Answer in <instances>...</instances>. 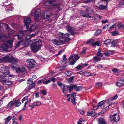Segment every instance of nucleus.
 <instances>
[{
  "mask_svg": "<svg viewBox=\"0 0 124 124\" xmlns=\"http://www.w3.org/2000/svg\"><path fill=\"white\" fill-rule=\"evenodd\" d=\"M15 104H16L15 105L16 107H18L21 104V103L20 102L18 101H15Z\"/></svg>",
  "mask_w": 124,
  "mask_h": 124,
  "instance_id": "41",
  "label": "nucleus"
},
{
  "mask_svg": "<svg viewBox=\"0 0 124 124\" xmlns=\"http://www.w3.org/2000/svg\"><path fill=\"white\" fill-rule=\"evenodd\" d=\"M95 18H98V19H100L101 18V16H100L99 15L97 14L95 15Z\"/></svg>",
  "mask_w": 124,
  "mask_h": 124,
  "instance_id": "60",
  "label": "nucleus"
},
{
  "mask_svg": "<svg viewBox=\"0 0 124 124\" xmlns=\"http://www.w3.org/2000/svg\"><path fill=\"white\" fill-rule=\"evenodd\" d=\"M24 34L22 32H20L19 34L18 35H14V36H17L18 40L21 39L22 37L23 36Z\"/></svg>",
  "mask_w": 124,
  "mask_h": 124,
  "instance_id": "26",
  "label": "nucleus"
},
{
  "mask_svg": "<svg viewBox=\"0 0 124 124\" xmlns=\"http://www.w3.org/2000/svg\"><path fill=\"white\" fill-rule=\"evenodd\" d=\"M41 104V103L40 101H37L34 102L32 105H30L29 107L31 108V109H32L35 106H39Z\"/></svg>",
  "mask_w": 124,
  "mask_h": 124,
  "instance_id": "14",
  "label": "nucleus"
},
{
  "mask_svg": "<svg viewBox=\"0 0 124 124\" xmlns=\"http://www.w3.org/2000/svg\"><path fill=\"white\" fill-rule=\"evenodd\" d=\"M75 85L74 84H71L68 86V90L69 93H70L73 88H75Z\"/></svg>",
  "mask_w": 124,
  "mask_h": 124,
  "instance_id": "19",
  "label": "nucleus"
},
{
  "mask_svg": "<svg viewBox=\"0 0 124 124\" xmlns=\"http://www.w3.org/2000/svg\"><path fill=\"white\" fill-rule=\"evenodd\" d=\"M101 32V30H98L95 32V35H98L100 34Z\"/></svg>",
  "mask_w": 124,
  "mask_h": 124,
  "instance_id": "45",
  "label": "nucleus"
},
{
  "mask_svg": "<svg viewBox=\"0 0 124 124\" xmlns=\"http://www.w3.org/2000/svg\"><path fill=\"white\" fill-rule=\"evenodd\" d=\"M73 57L71 56L69 59V63L70 65H73L76 63V60L75 59L73 58Z\"/></svg>",
  "mask_w": 124,
  "mask_h": 124,
  "instance_id": "16",
  "label": "nucleus"
},
{
  "mask_svg": "<svg viewBox=\"0 0 124 124\" xmlns=\"http://www.w3.org/2000/svg\"><path fill=\"white\" fill-rule=\"evenodd\" d=\"M74 88L75 89L76 91H79L82 89V87L81 86H77L75 85V87Z\"/></svg>",
  "mask_w": 124,
  "mask_h": 124,
  "instance_id": "38",
  "label": "nucleus"
},
{
  "mask_svg": "<svg viewBox=\"0 0 124 124\" xmlns=\"http://www.w3.org/2000/svg\"><path fill=\"white\" fill-rule=\"evenodd\" d=\"M112 71L114 73H116L118 72L119 70L116 68H114L112 70Z\"/></svg>",
  "mask_w": 124,
  "mask_h": 124,
  "instance_id": "50",
  "label": "nucleus"
},
{
  "mask_svg": "<svg viewBox=\"0 0 124 124\" xmlns=\"http://www.w3.org/2000/svg\"><path fill=\"white\" fill-rule=\"evenodd\" d=\"M85 74L87 76H93V74L91 73L90 72H85Z\"/></svg>",
  "mask_w": 124,
  "mask_h": 124,
  "instance_id": "43",
  "label": "nucleus"
},
{
  "mask_svg": "<svg viewBox=\"0 0 124 124\" xmlns=\"http://www.w3.org/2000/svg\"><path fill=\"white\" fill-rule=\"evenodd\" d=\"M93 0H87L86 1H83V2L86 3L88 2H93Z\"/></svg>",
  "mask_w": 124,
  "mask_h": 124,
  "instance_id": "61",
  "label": "nucleus"
},
{
  "mask_svg": "<svg viewBox=\"0 0 124 124\" xmlns=\"http://www.w3.org/2000/svg\"><path fill=\"white\" fill-rule=\"evenodd\" d=\"M35 34H30L27 35L26 38V39H28L32 38V37H34L35 35Z\"/></svg>",
  "mask_w": 124,
  "mask_h": 124,
  "instance_id": "32",
  "label": "nucleus"
},
{
  "mask_svg": "<svg viewBox=\"0 0 124 124\" xmlns=\"http://www.w3.org/2000/svg\"><path fill=\"white\" fill-rule=\"evenodd\" d=\"M51 81L50 80H46V81H44V82L43 84L46 85L48 83L50 82Z\"/></svg>",
  "mask_w": 124,
  "mask_h": 124,
  "instance_id": "53",
  "label": "nucleus"
},
{
  "mask_svg": "<svg viewBox=\"0 0 124 124\" xmlns=\"http://www.w3.org/2000/svg\"><path fill=\"white\" fill-rule=\"evenodd\" d=\"M86 48L85 47H84L83 49V50L81 52V54H85L86 52Z\"/></svg>",
  "mask_w": 124,
  "mask_h": 124,
  "instance_id": "49",
  "label": "nucleus"
},
{
  "mask_svg": "<svg viewBox=\"0 0 124 124\" xmlns=\"http://www.w3.org/2000/svg\"><path fill=\"white\" fill-rule=\"evenodd\" d=\"M52 43L57 45H60L61 44H65L64 42L61 39H59L58 40L56 39L53 40H52Z\"/></svg>",
  "mask_w": 124,
  "mask_h": 124,
  "instance_id": "11",
  "label": "nucleus"
},
{
  "mask_svg": "<svg viewBox=\"0 0 124 124\" xmlns=\"http://www.w3.org/2000/svg\"><path fill=\"white\" fill-rule=\"evenodd\" d=\"M23 40H22L19 42H18L16 44V46L18 47L20 45V44L23 42Z\"/></svg>",
  "mask_w": 124,
  "mask_h": 124,
  "instance_id": "56",
  "label": "nucleus"
},
{
  "mask_svg": "<svg viewBox=\"0 0 124 124\" xmlns=\"http://www.w3.org/2000/svg\"><path fill=\"white\" fill-rule=\"evenodd\" d=\"M35 83L34 82L33 83H32L29 85V88L30 89H31L33 88L35 85Z\"/></svg>",
  "mask_w": 124,
  "mask_h": 124,
  "instance_id": "36",
  "label": "nucleus"
},
{
  "mask_svg": "<svg viewBox=\"0 0 124 124\" xmlns=\"http://www.w3.org/2000/svg\"><path fill=\"white\" fill-rule=\"evenodd\" d=\"M106 6L105 5V4L103 5V4L102 5H100L98 7V8L101 10H102L106 8Z\"/></svg>",
  "mask_w": 124,
  "mask_h": 124,
  "instance_id": "24",
  "label": "nucleus"
},
{
  "mask_svg": "<svg viewBox=\"0 0 124 124\" xmlns=\"http://www.w3.org/2000/svg\"><path fill=\"white\" fill-rule=\"evenodd\" d=\"M33 83L34 82H33V79L32 78L30 79H28L27 81V84L29 85Z\"/></svg>",
  "mask_w": 124,
  "mask_h": 124,
  "instance_id": "40",
  "label": "nucleus"
},
{
  "mask_svg": "<svg viewBox=\"0 0 124 124\" xmlns=\"http://www.w3.org/2000/svg\"><path fill=\"white\" fill-rule=\"evenodd\" d=\"M8 68L6 66L2 67L0 71V77L2 78L3 77H6L8 75L10 77L13 76L12 74H10V72L9 71Z\"/></svg>",
  "mask_w": 124,
  "mask_h": 124,
  "instance_id": "3",
  "label": "nucleus"
},
{
  "mask_svg": "<svg viewBox=\"0 0 124 124\" xmlns=\"http://www.w3.org/2000/svg\"><path fill=\"white\" fill-rule=\"evenodd\" d=\"M41 16L40 13V10L39 9L36 10L35 11L34 15V20L38 21L40 19Z\"/></svg>",
  "mask_w": 124,
  "mask_h": 124,
  "instance_id": "6",
  "label": "nucleus"
},
{
  "mask_svg": "<svg viewBox=\"0 0 124 124\" xmlns=\"http://www.w3.org/2000/svg\"><path fill=\"white\" fill-rule=\"evenodd\" d=\"M32 41V44L31 46V48L33 52L35 53L40 50L42 46L41 40L39 39H35L30 41H26L24 43L25 46H28Z\"/></svg>",
  "mask_w": 124,
  "mask_h": 124,
  "instance_id": "1",
  "label": "nucleus"
},
{
  "mask_svg": "<svg viewBox=\"0 0 124 124\" xmlns=\"http://www.w3.org/2000/svg\"><path fill=\"white\" fill-rule=\"evenodd\" d=\"M113 41H111V46L113 47L115 46L116 44L117 43V41L116 40H115L113 39Z\"/></svg>",
  "mask_w": 124,
  "mask_h": 124,
  "instance_id": "28",
  "label": "nucleus"
},
{
  "mask_svg": "<svg viewBox=\"0 0 124 124\" xmlns=\"http://www.w3.org/2000/svg\"><path fill=\"white\" fill-rule=\"evenodd\" d=\"M71 101L72 102L74 105H76V103L75 102V98H73L72 99H71Z\"/></svg>",
  "mask_w": 124,
  "mask_h": 124,
  "instance_id": "51",
  "label": "nucleus"
},
{
  "mask_svg": "<svg viewBox=\"0 0 124 124\" xmlns=\"http://www.w3.org/2000/svg\"><path fill=\"white\" fill-rule=\"evenodd\" d=\"M51 14V12L49 13V14L48 13V14H47L46 15H45V17H44L45 18H48L50 17Z\"/></svg>",
  "mask_w": 124,
  "mask_h": 124,
  "instance_id": "52",
  "label": "nucleus"
},
{
  "mask_svg": "<svg viewBox=\"0 0 124 124\" xmlns=\"http://www.w3.org/2000/svg\"><path fill=\"white\" fill-rule=\"evenodd\" d=\"M102 84L101 83L98 82L96 85V88L102 86Z\"/></svg>",
  "mask_w": 124,
  "mask_h": 124,
  "instance_id": "46",
  "label": "nucleus"
},
{
  "mask_svg": "<svg viewBox=\"0 0 124 124\" xmlns=\"http://www.w3.org/2000/svg\"><path fill=\"white\" fill-rule=\"evenodd\" d=\"M122 26L121 23L120 22H119L118 25L115 27V29L116 30H118L120 29Z\"/></svg>",
  "mask_w": 124,
  "mask_h": 124,
  "instance_id": "35",
  "label": "nucleus"
},
{
  "mask_svg": "<svg viewBox=\"0 0 124 124\" xmlns=\"http://www.w3.org/2000/svg\"><path fill=\"white\" fill-rule=\"evenodd\" d=\"M67 29V31L68 32H72L74 31V29L73 28H72V27L69 26H67L66 27Z\"/></svg>",
  "mask_w": 124,
  "mask_h": 124,
  "instance_id": "25",
  "label": "nucleus"
},
{
  "mask_svg": "<svg viewBox=\"0 0 124 124\" xmlns=\"http://www.w3.org/2000/svg\"><path fill=\"white\" fill-rule=\"evenodd\" d=\"M110 117L111 120L116 122L119 121L120 118L119 115L116 113L113 115H110Z\"/></svg>",
  "mask_w": 124,
  "mask_h": 124,
  "instance_id": "10",
  "label": "nucleus"
},
{
  "mask_svg": "<svg viewBox=\"0 0 124 124\" xmlns=\"http://www.w3.org/2000/svg\"><path fill=\"white\" fill-rule=\"evenodd\" d=\"M111 52L110 50H107L104 53L105 55L107 56H109L111 53Z\"/></svg>",
  "mask_w": 124,
  "mask_h": 124,
  "instance_id": "31",
  "label": "nucleus"
},
{
  "mask_svg": "<svg viewBox=\"0 0 124 124\" xmlns=\"http://www.w3.org/2000/svg\"><path fill=\"white\" fill-rule=\"evenodd\" d=\"M106 101V100H103L101 102H99L98 103L97 106H94L92 108V109L94 110H96L98 108H100L102 109L105 108L104 105Z\"/></svg>",
  "mask_w": 124,
  "mask_h": 124,
  "instance_id": "7",
  "label": "nucleus"
},
{
  "mask_svg": "<svg viewBox=\"0 0 124 124\" xmlns=\"http://www.w3.org/2000/svg\"><path fill=\"white\" fill-rule=\"evenodd\" d=\"M102 4H103V5L105 4V5L107 6V1L106 0H102Z\"/></svg>",
  "mask_w": 124,
  "mask_h": 124,
  "instance_id": "48",
  "label": "nucleus"
},
{
  "mask_svg": "<svg viewBox=\"0 0 124 124\" xmlns=\"http://www.w3.org/2000/svg\"><path fill=\"white\" fill-rule=\"evenodd\" d=\"M7 56V62L9 63H11L13 64H15L18 62V60L12 56L10 57H9L8 55Z\"/></svg>",
  "mask_w": 124,
  "mask_h": 124,
  "instance_id": "9",
  "label": "nucleus"
},
{
  "mask_svg": "<svg viewBox=\"0 0 124 124\" xmlns=\"http://www.w3.org/2000/svg\"><path fill=\"white\" fill-rule=\"evenodd\" d=\"M101 42L96 41L95 42V43H94L93 44V46H95L96 45L100 46H101Z\"/></svg>",
  "mask_w": 124,
  "mask_h": 124,
  "instance_id": "37",
  "label": "nucleus"
},
{
  "mask_svg": "<svg viewBox=\"0 0 124 124\" xmlns=\"http://www.w3.org/2000/svg\"><path fill=\"white\" fill-rule=\"evenodd\" d=\"M108 21V20L107 19H106L105 20H103L101 21V22L103 24H105Z\"/></svg>",
  "mask_w": 124,
  "mask_h": 124,
  "instance_id": "64",
  "label": "nucleus"
},
{
  "mask_svg": "<svg viewBox=\"0 0 124 124\" xmlns=\"http://www.w3.org/2000/svg\"><path fill=\"white\" fill-rule=\"evenodd\" d=\"M76 95V93H74L73 92L71 93V96L73 98H75L74 97H75Z\"/></svg>",
  "mask_w": 124,
  "mask_h": 124,
  "instance_id": "59",
  "label": "nucleus"
},
{
  "mask_svg": "<svg viewBox=\"0 0 124 124\" xmlns=\"http://www.w3.org/2000/svg\"><path fill=\"white\" fill-rule=\"evenodd\" d=\"M94 61L95 62H96L98 61H100L101 60V58L98 57L97 56H95L94 57Z\"/></svg>",
  "mask_w": 124,
  "mask_h": 124,
  "instance_id": "34",
  "label": "nucleus"
},
{
  "mask_svg": "<svg viewBox=\"0 0 124 124\" xmlns=\"http://www.w3.org/2000/svg\"><path fill=\"white\" fill-rule=\"evenodd\" d=\"M93 113V112L92 111H90L89 112H88L87 113V115L88 116H91L92 114Z\"/></svg>",
  "mask_w": 124,
  "mask_h": 124,
  "instance_id": "57",
  "label": "nucleus"
},
{
  "mask_svg": "<svg viewBox=\"0 0 124 124\" xmlns=\"http://www.w3.org/2000/svg\"><path fill=\"white\" fill-rule=\"evenodd\" d=\"M97 56L101 58L103 55V54H102L100 50L99 49H98V51L97 53Z\"/></svg>",
  "mask_w": 124,
  "mask_h": 124,
  "instance_id": "29",
  "label": "nucleus"
},
{
  "mask_svg": "<svg viewBox=\"0 0 124 124\" xmlns=\"http://www.w3.org/2000/svg\"><path fill=\"white\" fill-rule=\"evenodd\" d=\"M114 106L113 105V104H111L109 105L108 106L105 108H104L106 109H108V108H110L112 107H114Z\"/></svg>",
  "mask_w": 124,
  "mask_h": 124,
  "instance_id": "42",
  "label": "nucleus"
},
{
  "mask_svg": "<svg viewBox=\"0 0 124 124\" xmlns=\"http://www.w3.org/2000/svg\"><path fill=\"white\" fill-rule=\"evenodd\" d=\"M62 90L63 93L66 94V93L65 92L67 91L68 90V86H67L66 85H63Z\"/></svg>",
  "mask_w": 124,
  "mask_h": 124,
  "instance_id": "21",
  "label": "nucleus"
},
{
  "mask_svg": "<svg viewBox=\"0 0 124 124\" xmlns=\"http://www.w3.org/2000/svg\"><path fill=\"white\" fill-rule=\"evenodd\" d=\"M84 67V64L81 63L79 65L77 66L75 68H76L78 70H81L82 68Z\"/></svg>",
  "mask_w": 124,
  "mask_h": 124,
  "instance_id": "22",
  "label": "nucleus"
},
{
  "mask_svg": "<svg viewBox=\"0 0 124 124\" xmlns=\"http://www.w3.org/2000/svg\"><path fill=\"white\" fill-rule=\"evenodd\" d=\"M80 13L81 16L83 17H86L90 18H91V16H89L87 10L85 12H84L83 11H81L80 12Z\"/></svg>",
  "mask_w": 124,
  "mask_h": 124,
  "instance_id": "15",
  "label": "nucleus"
},
{
  "mask_svg": "<svg viewBox=\"0 0 124 124\" xmlns=\"http://www.w3.org/2000/svg\"><path fill=\"white\" fill-rule=\"evenodd\" d=\"M94 41V40L91 39L90 40L88 41L87 42H86V44H92V45L93 43H94L93 42Z\"/></svg>",
  "mask_w": 124,
  "mask_h": 124,
  "instance_id": "44",
  "label": "nucleus"
},
{
  "mask_svg": "<svg viewBox=\"0 0 124 124\" xmlns=\"http://www.w3.org/2000/svg\"><path fill=\"white\" fill-rule=\"evenodd\" d=\"M37 29V24L36 23L33 24L29 30L30 32H31L35 31Z\"/></svg>",
  "mask_w": 124,
  "mask_h": 124,
  "instance_id": "17",
  "label": "nucleus"
},
{
  "mask_svg": "<svg viewBox=\"0 0 124 124\" xmlns=\"http://www.w3.org/2000/svg\"><path fill=\"white\" fill-rule=\"evenodd\" d=\"M25 69L24 68H18L16 69V72L17 73H23V72H24L25 71Z\"/></svg>",
  "mask_w": 124,
  "mask_h": 124,
  "instance_id": "20",
  "label": "nucleus"
},
{
  "mask_svg": "<svg viewBox=\"0 0 124 124\" xmlns=\"http://www.w3.org/2000/svg\"><path fill=\"white\" fill-rule=\"evenodd\" d=\"M15 101H11L8 105V108H11L15 104Z\"/></svg>",
  "mask_w": 124,
  "mask_h": 124,
  "instance_id": "27",
  "label": "nucleus"
},
{
  "mask_svg": "<svg viewBox=\"0 0 124 124\" xmlns=\"http://www.w3.org/2000/svg\"><path fill=\"white\" fill-rule=\"evenodd\" d=\"M118 96L116 95L112 97L111 99V100H113L116 99L118 98Z\"/></svg>",
  "mask_w": 124,
  "mask_h": 124,
  "instance_id": "54",
  "label": "nucleus"
},
{
  "mask_svg": "<svg viewBox=\"0 0 124 124\" xmlns=\"http://www.w3.org/2000/svg\"><path fill=\"white\" fill-rule=\"evenodd\" d=\"M11 117L10 116H9L5 118L4 120L5 121V124H7L11 120Z\"/></svg>",
  "mask_w": 124,
  "mask_h": 124,
  "instance_id": "23",
  "label": "nucleus"
},
{
  "mask_svg": "<svg viewBox=\"0 0 124 124\" xmlns=\"http://www.w3.org/2000/svg\"><path fill=\"white\" fill-rule=\"evenodd\" d=\"M24 23H25V26L27 28L29 27L28 24H30L31 22V20L29 17H28L26 19H25L24 20Z\"/></svg>",
  "mask_w": 124,
  "mask_h": 124,
  "instance_id": "13",
  "label": "nucleus"
},
{
  "mask_svg": "<svg viewBox=\"0 0 124 124\" xmlns=\"http://www.w3.org/2000/svg\"><path fill=\"white\" fill-rule=\"evenodd\" d=\"M65 73L66 75L67 76H69L70 75L72 74L71 72L70 71L66 72Z\"/></svg>",
  "mask_w": 124,
  "mask_h": 124,
  "instance_id": "47",
  "label": "nucleus"
},
{
  "mask_svg": "<svg viewBox=\"0 0 124 124\" xmlns=\"http://www.w3.org/2000/svg\"><path fill=\"white\" fill-rule=\"evenodd\" d=\"M57 0H50L45 2L44 4L46 6H53V8H56L58 10L60 9L59 4H56L55 2L57 1Z\"/></svg>",
  "mask_w": 124,
  "mask_h": 124,
  "instance_id": "4",
  "label": "nucleus"
},
{
  "mask_svg": "<svg viewBox=\"0 0 124 124\" xmlns=\"http://www.w3.org/2000/svg\"><path fill=\"white\" fill-rule=\"evenodd\" d=\"M59 35L60 37L59 39H61L64 42L65 44L66 42L70 40V39L68 38V37L70 36V34L68 33L64 34L60 32L59 33Z\"/></svg>",
  "mask_w": 124,
  "mask_h": 124,
  "instance_id": "5",
  "label": "nucleus"
},
{
  "mask_svg": "<svg viewBox=\"0 0 124 124\" xmlns=\"http://www.w3.org/2000/svg\"><path fill=\"white\" fill-rule=\"evenodd\" d=\"M122 85V84L118 82L116 83V85L118 87H120Z\"/></svg>",
  "mask_w": 124,
  "mask_h": 124,
  "instance_id": "62",
  "label": "nucleus"
},
{
  "mask_svg": "<svg viewBox=\"0 0 124 124\" xmlns=\"http://www.w3.org/2000/svg\"><path fill=\"white\" fill-rule=\"evenodd\" d=\"M44 82V80L43 79H42L39 80L37 82V83L38 84H40L41 83H42L43 84Z\"/></svg>",
  "mask_w": 124,
  "mask_h": 124,
  "instance_id": "58",
  "label": "nucleus"
},
{
  "mask_svg": "<svg viewBox=\"0 0 124 124\" xmlns=\"http://www.w3.org/2000/svg\"><path fill=\"white\" fill-rule=\"evenodd\" d=\"M112 40L113 39H107L104 41V43L105 44H110L111 41H113Z\"/></svg>",
  "mask_w": 124,
  "mask_h": 124,
  "instance_id": "30",
  "label": "nucleus"
},
{
  "mask_svg": "<svg viewBox=\"0 0 124 124\" xmlns=\"http://www.w3.org/2000/svg\"><path fill=\"white\" fill-rule=\"evenodd\" d=\"M51 12L50 11H48V10H45L43 11L44 17H45V15L46 14H49V13Z\"/></svg>",
  "mask_w": 124,
  "mask_h": 124,
  "instance_id": "39",
  "label": "nucleus"
},
{
  "mask_svg": "<svg viewBox=\"0 0 124 124\" xmlns=\"http://www.w3.org/2000/svg\"><path fill=\"white\" fill-rule=\"evenodd\" d=\"M28 101H27L26 102H25L24 105V107L22 108V110H25L26 109V105L27 104L28 102Z\"/></svg>",
  "mask_w": 124,
  "mask_h": 124,
  "instance_id": "55",
  "label": "nucleus"
},
{
  "mask_svg": "<svg viewBox=\"0 0 124 124\" xmlns=\"http://www.w3.org/2000/svg\"><path fill=\"white\" fill-rule=\"evenodd\" d=\"M118 33L116 31H114L112 33V34L113 36H115L118 34Z\"/></svg>",
  "mask_w": 124,
  "mask_h": 124,
  "instance_id": "63",
  "label": "nucleus"
},
{
  "mask_svg": "<svg viewBox=\"0 0 124 124\" xmlns=\"http://www.w3.org/2000/svg\"><path fill=\"white\" fill-rule=\"evenodd\" d=\"M7 56H5L3 57H2L0 58V63L2 62L3 61H5L7 62Z\"/></svg>",
  "mask_w": 124,
  "mask_h": 124,
  "instance_id": "33",
  "label": "nucleus"
},
{
  "mask_svg": "<svg viewBox=\"0 0 124 124\" xmlns=\"http://www.w3.org/2000/svg\"><path fill=\"white\" fill-rule=\"evenodd\" d=\"M98 124H107L104 119L102 118H100L98 119Z\"/></svg>",
  "mask_w": 124,
  "mask_h": 124,
  "instance_id": "18",
  "label": "nucleus"
},
{
  "mask_svg": "<svg viewBox=\"0 0 124 124\" xmlns=\"http://www.w3.org/2000/svg\"><path fill=\"white\" fill-rule=\"evenodd\" d=\"M27 64L29 67L31 69L33 68L35 66V62L32 59H28L27 60Z\"/></svg>",
  "mask_w": 124,
  "mask_h": 124,
  "instance_id": "8",
  "label": "nucleus"
},
{
  "mask_svg": "<svg viewBox=\"0 0 124 124\" xmlns=\"http://www.w3.org/2000/svg\"><path fill=\"white\" fill-rule=\"evenodd\" d=\"M13 42L12 40H8L5 44L1 45L0 47V49L3 51H8V49L12 47V44Z\"/></svg>",
  "mask_w": 124,
  "mask_h": 124,
  "instance_id": "2",
  "label": "nucleus"
},
{
  "mask_svg": "<svg viewBox=\"0 0 124 124\" xmlns=\"http://www.w3.org/2000/svg\"><path fill=\"white\" fill-rule=\"evenodd\" d=\"M0 81L6 83V85H10L11 84V82L10 81L6 79L5 77L1 78L0 77Z\"/></svg>",
  "mask_w": 124,
  "mask_h": 124,
  "instance_id": "12",
  "label": "nucleus"
}]
</instances>
